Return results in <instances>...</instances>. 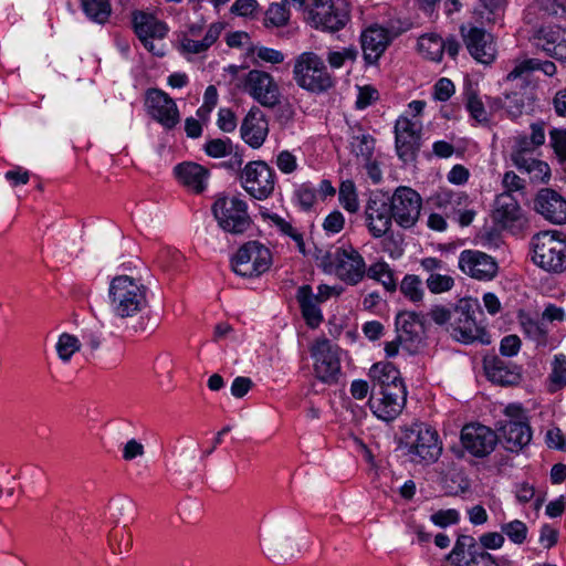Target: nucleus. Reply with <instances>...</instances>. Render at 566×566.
<instances>
[{
  "label": "nucleus",
  "instance_id": "nucleus-1",
  "mask_svg": "<svg viewBox=\"0 0 566 566\" xmlns=\"http://www.w3.org/2000/svg\"><path fill=\"white\" fill-rule=\"evenodd\" d=\"M108 298L112 313L119 318L134 317L148 306L146 286L128 275L111 281Z\"/></svg>",
  "mask_w": 566,
  "mask_h": 566
},
{
  "label": "nucleus",
  "instance_id": "nucleus-2",
  "mask_svg": "<svg viewBox=\"0 0 566 566\" xmlns=\"http://www.w3.org/2000/svg\"><path fill=\"white\" fill-rule=\"evenodd\" d=\"M531 260L551 274L566 271V239L557 230L542 231L531 239Z\"/></svg>",
  "mask_w": 566,
  "mask_h": 566
},
{
  "label": "nucleus",
  "instance_id": "nucleus-3",
  "mask_svg": "<svg viewBox=\"0 0 566 566\" xmlns=\"http://www.w3.org/2000/svg\"><path fill=\"white\" fill-rule=\"evenodd\" d=\"M293 78L301 88L312 93L326 92L334 84L323 59L314 52H303L295 57Z\"/></svg>",
  "mask_w": 566,
  "mask_h": 566
},
{
  "label": "nucleus",
  "instance_id": "nucleus-4",
  "mask_svg": "<svg viewBox=\"0 0 566 566\" xmlns=\"http://www.w3.org/2000/svg\"><path fill=\"white\" fill-rule=\"evenodd\" d=\"M323 264L349 285L358 284L366 276L365 260L353 247L336 248L334 251L326 253Z\"/></svg>",
  "mask_w": 566,
  "mask_h": 566
},
{
  "label": "nucleus",
  "instance_id": "nucleus-5",
  "mask_svg": "<svg viewBox=\"0 0 566 566\" xmlns=\"http://www.w3.org/2000/svg\"><path fill=\"white\" fill-rule=\"evenodd\" d=\"M406 448L410 460L419 464L436 462L442 451L436 430L426 424H415L406 433Z\"/></svg>",
  "mask_w": 566,
  "mask_h": 566
},
{
  "label": "nucleus",
  "instance_id": "nucleus-6",
  "mask_svg": "<svg viewBox=\"0 0 566 566\" xmlns=\"http://www.w3.org/2000/svg\"><path fill=\"white\" fill-rule=\"evenodd\" d=\"M272 264V255L264 244L258 241L244 243L231 259L235 274L243 277H254L266 272Z\"/></svg>",
  "mask_w": 566,
  "mask_h": 566
},
{
  "label": "nucleus",
  "instance_id": "nucleus-7",
  "mask_svg": "<svg viewBox=\"0 0 566 566\" xmlns=\"http://www.w3.org/2000/svg\"><path fill=\"white\" fill-rule=\"evenodd\" d=\"M223 29L224 23L219 21L208 27L201 22L191 23L178 35V51L185 56L203 54L217 42Z\"/></svg>",
  "mask_w": 566,
  "mask_h": 566
},
{
  "label": "nucleus",
  "instance_id": "nucleus-8",
  "mask_svg": "<svg viewBox=\"0 0 566 566\" xmlns=\"http://www.w3.org/2000/svg\"><path fill=\"white\" fill-rule=\"evenodd\" d=\"M310 353L316 378L326 384L336 382L342 370L340 348L323 337L312 343Z\"/></svg>",
  "mask_w": 566,
  "mask_h": 566
},
{
  "label": "nucleus",
  "instance_id": "nucleus-9",
  "mask_svg": "<svg viewBox=\"0 0 566 566\" xmlns=\"http://www.w3.org/2000/svg\"><path fill=\"white\" fill-rule=\"evenodd\" d=\"M212 212L220 228L227 232L239 234L250 228L247 202L239 197L218 198L212 206Z\"/></svg>",
  "mask_w": 566,
  "mask_h": 566
},
{
  "label": "nucleus",
  "instance_id": "nucleus-10",
  "mask_svg": "<svg viewBox=\"0 0 566 566\" xmlns=\"http://www.w3.org/2000/svg\"><path fill=\"white\" fill-rule=\"evenodd\" d=\"M243 189L256 200L268 199L274 191L276 175L265 161H250L240 174Z\"/></svg>",
  "mask_w": 566,
  "mask_h": 566
},
{
  "label": "nucleus",
  "instance_id": "nucleus-11",
  "mask_svg": "<svg viewBox=\"0 0 566 566\" xmlns=\"http://www.w3.org/2000/svg\"><path fill=\"white\" fill-rule=\"evenodd\" d=\"M305 19L316 29L336 32L349 21V13L345 7L335 6L332 0H308Z\"/></svg>",
  "mask_w": 566,
  "mask_h": 566
},
{
  "label": "nucleus",
  "instance_id": "nucleus-12",
  "mask_svg": "<svg viewBox=\"0 0 566 566\" xmlns=\"http://www.w3.org/2000/svg\"><path fill=\"white\" fill-rule=\"evenodd\" d=\"M305 19L316 29L336 32L349 21V13L345 7L335 6L332 0H308Z\"/></svg>",
  "mask_w": 566,
  "mask_h": 566
},
{
  "label": "nucleus",
  "instance_id": "nucleus-13",
  "mask_svg": "<svg viewBox=\"0 0 566 566\" xmlns=\"http://www.w3.org/2000/svg\"><path fill=\"white\" fill-rule=\"evenodd\" d=\"M305 19L316 29L336 32L349 21V13L345 7L335 6L332 0H308Z\"/></svg>",
  "mask_w": 566,
  "mask_h": 566
},
{
  "label": "nucleus",
  "instance_id": "nucleus-14",
  "mask_svg": "<svg viewBox=\"0 0 566 566\" xmlns=\"http://www.w3.org/2000/svg\"><path fill=\"white\" fill-rule=\"evenodd\" d=\"M392 220L403 229L412 228L419 220L422 199L420 195L409 187H398L391 197H388Z\"/></svg>",
  "mask_w": 566,
  "mask_h": 566
},
{
  "label": "nucleus",
  "instance_id": "nucleus-15",
  "mask_svg": "<svg viewBox=\"0 0 566 566\" xmlns=\"http://www.w3.org/2000/svg\"><path fill=\"white\" fill-rule=\"evenodd\" d=\"M475 310L476 304L470 298H462L454 306L449 332L455 340L470 344L481 338L483 328L476 323Z\"/></svg>",
  "mask_w": 566,
  "mask_h": 566
},
{
  "label": "nucleus",
  "instance_id": "nucleus-16",
  "mask_svg": "<svg viewBox=\"0 0 566 566\" xmlns=\"http://www.w3.org/2000/svg\"><path fill=\"white\" fill-rule=\"evenodd\" d=\"M243 91L264 107L273 108L281 99L274 77L261 70H251L243 78Z\"/></svg>",
  "mask_w": 566,
  "mask_h": 566
},
{
  "label": "nucleus",
  "instance_id": "nucleus-17",
  "mask_svg": "<svg viewBox=\"0 0 566 566\" xmlns=\"http://www.w3.org/2000/svg\"><path fill=\"white\" fill-rule=\"evenodd\" d=\"M422 122L400 115L395 124V146L399 158L403 161L413 160L420 147Z\"/></svg>",
  "mask_w": 566,
  "mask_h": 566
},
{
  "label": "nucleus",
  "instance_id": "nucleus-18",
  "mask_svg": "<svg viewBox=\"0 0 566 566\" xmlns=\"http://www.w3.org/2000/svg\"><path fill=\"white\" fill-rule=\"evenodd\" d=\"M135 32L144 46L155 55H164L163 45L154 43L155 40H163L168 32L165 22L158 20L154 14L137 11L133 14Z\"/></svg>",
  "mask_w": 566,
  "mask_h": 566
},
{
  "label": "nucleus",
  "instance_id": "nucleus-19",
  "mask_svg": "<svg viewBox=\"0 0 566 566\" xmlns=\"http://www.w3.org/2000/svg\"><path fill=\"white\" fill-rule=\"evenodd\" d=\"M407 400L406 387L394 386L389 390H378L369 398L373 413L380 420L391 421L402 411Z\"/></svg>",
  "mask_w": 566,
  "mask_h": 566
},
{
  "label": "nucleus",
  "instance_id": "nucleus-20",
  "mask_svg": "<svg viewBox=\"0 0 566 566\" xmlns=\"http://www.w3.org/2000/svg\"><path fill=\"white\" fill-rule=\"evenodd\" d=\"M458 265L465 275L478 281H491L499 272L495 259L478 250L462 251L459 255Z\"/></svg>",
  "mask_w": 566,
  "mask_h": 566
},
{
  "label": "nucleus",
  "instance_id": "nucleus-21",
  "mask_svg": "<svg viewBox=\"0 0 566 566\" xmlns=\"http://www.w3.org/2000/svg\"><path fill=\"white\" fill-rule=\"evenodd\" d=\"M388 197L382 193H374L369 197L365 207L366 226L374 238H381L389 232L392 224V216Z\"/></svg>",
  "mask_w": 566,
  "mask_h": 566
},
{
  "label": "nucleus",
  "instance_id": "nucleus-22",
  "mask_svg": "<svg viewBox=\"0 0 566 566\" xmlns=\"http://www.w3.org/2000/svg\"><path fill=\"white\" fill-rule=\"evenodd\" d=\"M497 436L489 427L480 423L467 424L461 430L463 448L476 458L489 455L495 448Z\"/></svg>",
  "mask_w": 566,
  "mask_h": 566
},
{
  "label": "nucleus",
  "instance_id": "nucleus-23",
  "mask_svg": "<svg viewBox=\"0 0 566 566\" xmlns=\"http://www.w3.org/2000/svg\"><path fill=\"white\" fill-rule=\"evenodd\" d=\"M149 115L165 128H172L179 122V112L175 101L164 91L151 88L146 94Z\"/></svg>",
  "mask_w": 566,
  "mask_h": 566
},
{
  "label": "nucleus",
  "instance_id": "nucleus-24",
  "mask_svg": "<svg viewBox=\"0 0 566 566\" xmlns=\"http://www.w3.org/2000/svg\"><path fill=\"white\" fill-rule=\"evenodd\" d=\"M423 316L416 312H401L396 317L398 342L409 353L417 352L421 344L423 332Z\"/></svg>",
  "mask_w": 566,
  "mask_h": 566
},
{
  "label": "nucleus",
  "instance_id": "nucleus-25",
  "mask_svg": "<svg viewBox=\"0 0 566 566\" xmlns=\"http://www.w3.org/2000/svg\"><path fill=\"white\" fill-rule=\"evenodd\" d=\"M461 34L469 53L478 62L488 64L494 60L496 51L490 33L476 27H471L468 30L465 27H461Z\"/></svg>",
  "mask_w": 566,
  "mask_h": 566
},
{
  "label": "nucleus",
  "instance_id": "nucleus-26",
  "mask_svg": "<svg viewBox=\"0 0 566 566\" xmlns=\"http://www.w3.org/2000/svg\"><path fill=\"white\" fill-rule=\"evenodd\" d=\"M392 38L388 29L378 24L366 28L360 34V44L364 60L367 64H376Z\"/></svg>",
  "mask_w": 566,
  "mask_h": 566
},
{
  "label": "nucleus",
  "instance_id": "nucleus-27",
  "mask_svg": "<svg viewBox=\"0 0 566 566\" xmlns=\"http://www.w3.org/2000/svg\"><path fill=\"white\" fill-rule=\"evenodd\" d=\"M534 207L546 220L556 224L566 223V200L557 191L541 189L535 197Z\"/></svg>",
  "mask_w": 566,
  "mask_h": 566
},
{
  "label": "nucleus",
  "instance_id": "nucleus-28",
  "mask_svg": "<svg viewBox=\"0 0 566 566\" xmlns=\"http://www.w3.org/2000/svg\"><path fill=\"white\" fill-rule=\"evenodd\" d=\"M534 41L549 56L566 62V29L558 25L543 27L535 33Z\"/></svg>",
  "mask_w": 566,
  "mask_h": 566
},
{
  "label": "nucleus",
  "instance_id": "nucleus-29",
  "mask_svg": "<svg viewBox=\"0 0 566 566\" xmlns=\"http://www.w3.org/2000/svg\"><path fill=\"white\" fill-rule=\"evenodd\" d=\"M242 139L252 148L261 147L269 134V123L264 113L253 106L244 117L240 127Z\"/></svg>",
  "mask_w": 566,
  "mask_h": 566
},
{
  "label": "nucleus",
  "instance_id": "nucleus-30",
  "mask_svg": "<svg viewBox=\"0 0 566 566\" xmlns=\"http://www.w3.org/2000/svg\"><path fill=\"white\" fill-rule=\"evenodd\" d=\"M492 217L493 220L503 228L521 224L524 219L523 211L516 198L509 192H502L496 196Z\"/></svg>",
  "mask_w": 566,
  "mask_h": 566
},
{
  "label": "nucleus",
  "instance_id": "nucleus-31",
  "mask_svg": "<svg viewBox=\"0 0 566 566\" xmlns=\"http://www.w3.org/2000/svg\"><path fill=\"white\" fill-rule=\"evenodd\" d=\"M500 436L506 450L518 452L532 440L528 421L501 422Z\"/></svg>",
  "mask_w": 566,
  "mask_h": 566
},
{
  "label": "nucleus",
  "instance_id": "nucleus-32",
  "mask_svg": "<svg viewBox=\"0 0 566 566\" xmlns=\"http://www.w3.org/2000/svg\"><path fill=\"white\" fill-rule=\"evenodd\" d=\"M174 171L178 181L189 190L200 193L206 189L209 170L203 166L192 161H185L178 164Z\"/></svg>",
  "mask_w": 566,
  "mask_h": 566
},
{
  "label": "nucleus",
  "instance_id": "nucleus-33",
  "mask_svg": "<svg viewBox=\"0 0 566 566\" xmlns=\"http://www.w3.org/2000/svg\"><path fill=\"white\" fill-rule=\"evenodd\" d=\"M296 300L300 304L302 315L311 328H316L323 321L319 308L322 304L316 297L311 285H302L297 289Z\"/></svg>",
  "mask_w": 566,
  "mask_h": 566
},
{
  "label": "nucleus",
  "instance_id": "nucleus-34",
  "mask_svg": "<svg viewBox=\"0 0 566 566\" xmlns=\"http://www.w3.org/2000/svg\"><path fill=\"white\" fill-rule=\"evenodd\" d=\"M369 375L378 390H389L394 386L406 387L399 370L390 363L373 365Z\"/></svg>",
  "mask_w": 566,
  "mask_h": 566
},
{
  "label": "nucleus",
  "instance_id": "nucleus-35",
  "mask_svg": "<svg viewBox=\"0 0 566 566\" xmlns=\"http://www.w3.org/2000/svg\"><path fill=\"white\" fill-rule=\"evenodd\" d=\"M534 71H541L547 76H553L556 74L557 67L554 62L548 60L542 61L539 59H525L515 63L506 78L509 81H514Z\"/></svg>",
  "mask_w": 566,
  "mask_h": 566
},
{
  "label": "nucleus",
  "instance_id": "nucleus-36",
  "mask_svg": "<svg viewBox=\"0 0 566 566\" xmlns=\"http://www.w3.org/2000/svg\"><path fill=\"white\" fill-rule=\"evenodd\" d=\"M264 220H269L272 227H275L282 234L290 237L295 243L300 252L305 253V243L302 232L295 228L291 221L282 218L276 213L269 212L268 209L260 211Z\"/></svg>",
  "mask_w": 566,
  "mask_h": 566
},
{
  "label": "nucleus",
  "instance_id": "nucleus-37",
  "mask_svg": "<svg viewBox=\"0 0 566 566\" xmlns=\"http://www.w3.org/2000/svg\"><path fill=\"white\" fill-rule=\"evenodd\" d=\"M264 548L266 555L272 560H283L287 555L292 556L290 538L279 532H272L264 538Z\"/></svg>",
  "mask_w": 566,
  "mask_h": 566
},
{
  "label": "nucleus",
  "instance_id": "nucleus-38",
  "mask_svg": "<svg viewBox=\"0 0 566 566\" xmlns=\"http://www.w3.org/2000/svg\"><path fill=\"white\" fill-rule=\"evenodd\" d=\"M419 53L434 62H439L444 52V40L434 33L423 34L418 40Z\"/></svg>",
  "mask_w": 566,
  "mask_h": 566
},
{
  "label": "nucleus",
  "instance_id": "nucleus-39",
  "mask_svg": "<svg viewBox=\"0 0 566 566\" xmlns=\"http://www.w3.org/2000/svg\"><path fill=\"white\" fill-rule=\"evenodd\" d=\"M521 329L523 334L536 343L537 346H546L548 343V332L545 324L530 316H521Z\"/></svg>",
  "mask_w": 566,
  "mask_h": 566
},
{
  "label": "nucleus",
  "instance_id": "nucleus-40",
  "mask_svg": "<svg viewBox=\"0 0 566 566\" xmlns=\"http://www.w3.org/2000/svg\"><path fill=\"white\" fill-rule=\"evenodd\" d=\"M366 275L379 282L388 292H395L397 289V280L389 264L379 261L367 268Z\"/></svg>",
  "mask_w": 566,
  "mask_h": 566
},
{
  "label": "nucleus",
  "instance_id": "nucleus-41",
  "mask_svg": "<svg viewBox=\"0 0 566 566\" xmlns=\"http://www.w3.org/2000/svg\"><path fill=\"white\" fill-rule=\"evenodd\" d=\"M549 391L555 392L566 387V355L555 354L551 361L548 375Z\"/></svg>",
  "mask_w": 566,
  "mask_h": 566
},
{
  "label": "nucleus",
  "instance_id": "nucleus-42",
  "mask_svg": "<svg viewBox=\"0 0 566 566\" xmlns=\"http://www.w3.org/2000/svg\"><path fill=\"white\" fill-rule=\"evenodd\" d=\"M289 4V0L272 3L264 13V25L266 28L285 25L290 19Z\"/></svg>",
  "mask_w": 566,
  "mask_h": 566
},
{
  "label": "nucleus",
  "instance_id": "nucleus-43",
  "mask_svg": "<svg viewBox=\"0 0 566 566\" xmlns=\"http://www.w3.org/2000/svg\"><path fill=\"white\" fill-rule=\"evenodd\" d=\"M400 292L412 303H420L424 297L422 281L418 275L407 274L400 283Z\"/></svg>",
  "mask_w": 566,
  "mask_h": 566
},
{
  "label": "nucleus",
  "instance_id": "nucleus-44",
  "mask_svg": "<svg viewBox=\"0 0 566 566\" xmlns=\"http://www.w3.org/2000/svg\"><path fill=\"white\" fill-rule=\"evenodd\" d=\"M82 7L86 15L97 23H105L111 15L108 0H82Z\"/></svg>",
  "mask_w": 566,
  "mask_h": 566
},
{
  "label": "nucleus",
  "instance_id": "nucleus-45",
  "mask_svg": "<svg viewBox=\"0 0 566 566\" xmlns=\"http://www.w3.org/2000/svg\"><path fill=\"white\" fill-rule=\"evenodd\" d=\"M81 348V342L74 335L69 333H63L60 335L57 343L55 345L56 353L59 358L64 363L70 361L72 356L78 352Z\"/></svg>",
  "mask_w": 566,
  "mask_h": 566
},
{
  "label": "nucleus",
  "instance_id": "nucleus-46",
  "mask_svg": "<svg viewBox=\"0 0 566 566\" xmlns=\"http://www.w3.org/2000/svg\"><path fill=\"white\" fill-rule=\"evenodd\" d=\"M338 199L346 211L350 213H355L358 211L359 203L356 193V188L353 181L346 180L340 184Z\"/></svg>",
  "mask_w": 566,
  "mask_h": 566
},
{
  "label": "nucleus",
  "instance_id": "nucleus-47",
  "mask_svg": "<svg viewBox=\"0 0 566 566\" xmlns=\"http://www.w3.org/2000/svg\"><path fill=\"white\" fill-rule=\"evenodd\" d=\"M350 146L357 157H360L364 161H368L374 153L375 139L368 134L356 135L353 136Z\"/></svg>",
  "mask_w": 566,
  "mask_h": 566
},
{
  "label": "nucleus",
  "instance_id": "nucleus-48",
  "mask_svg": "<svg viewBox=\"0 0 566 566\" xmlns=\"http://www.w3.org/2000/svg\"><path fill=\"white\" fill-rule=\"evenodd\" d=\"M535 147L532 146L530 138L526 136H518L515 139V145L512 151V160L515 166H524Z\"/></svg>",
  "mask_w": 566,
  "mask_h": 566
},
{
  "label": "nucleus",
  "instance_id": "nucleus-49",
  "mask_svg": "<svg viewBox=\"0 0 566 566\" xmlns=\"http://www.w3.org/2000/svg\"><path fill=\"white\" fill-rule=\"evenodd\" d=\"M230 13L235 17L254 20L260 13V4L256 0H235L230 8Z\"/></svg>",
  "mask_w": 566,
  "mask_h": 566
},
{
  "label": "nucleus",
  "instance_id": "nucleus-50",
  "mask_svg": "<svg viewBox=\"0 0 566 566\" xmlns=\"http://www.w3.org/2000/svg\"><path fill=\"white\" fill-rule=\"evenodd\" d=\"M294 198L303 210H310L316 202V189L310 182L301 184L294 191Z\"/></svg>",
  "mask_w": 566,
  "mask_h": 566
},
{
  "label": "nucleus",
  "instance_id": "nucleus-51",
  "mask_svg": "<svg viewBox=\"0 0 566 566\" xmlns=\"http://www.w3.org/2000/svg\"><path fill=\"white\" fill-rule=\"evenodd\" d=\"M428 290L433 294L449 292L454 286V279L451 275L432 273L426 280Z\"/></svg>",
  "mask_w": 566,
  "mask_h": 566
},
{
  "label": "nucleus",
  "instance_id": "nucleus-52",
  "mask_svg": "<svg viewBox=\"0 0 566 566\" xmlns=\"http://www.w3.org/2000/svg\"><path fill=\"white\" fill-rule=\"evenodd\" d=\"M205 151L209 157L222 158L232 154L233 145L229 138H214L207 142Z\"/></svg>",
  "mask_w": 566,
  "mask_h": 566
},
{
  "label": "nucleus",
  "instance_id": "nucleus-53",
  "mask_svg": "<svg viewBox=\"0 0 566 566\" xmlns=\"http://www.w3.org/2000/svg\"><path fill=\"white\" fill-rule=\"evenodd\" d=\"M501 531L509 537L511 542L517 545L523 544L527 536V526L520 520H514L503 524Z\"/></svg>",
  "mask_w": 566,
  "mask_h": 566
},
{
  "label": "nucleus",
  "instance_id": "nucleus-54",
  "mask_svg": "<svg viewBox=\"0 0 566 566\" xmlns=\"http://www.w3.org/2000/svg\"><path fill=\"white\" fill-rule=\"evenodd\" d=\"M465 106L472 118H474L476 122H488V112L482 101L476 96V94L472 90H469L465 93Z\"/></svg>",
  "mask_w": 566,
  "mask_h": 566
},
{
  "label": "nucleus",
  "instance_id": "nucleus-55",
  "mask_svg": "<svg viewBox=\"0 0 566 566\" xmlns=\"http://www.w3.org/2000/svg\"><path fill=\"white\" fill-rule=\"evenodd\" d=\"M516 167L521 171H526L528 174H532L533 178L535 180L548 181V179L551 177L549 166L546 163H544L542 160L534 159L532 157L530 159H527V163L524 166H516Z\"/></svg>",
  "mask_w": 566,
  "mask_h": 566
},
{
  "label": "nucleus",
  "instance_id": "nucleus-56",
  "mask_svg": "<svg viewBox=\"0 0 566 566\" xmlns=\"http://www.w3.org/2000/svg\"><path fill=\"white\" fill-rule=\"evenodd\" d=\"M551 146L554 149L558 160L566 163V129L553 128L549 132Z\"/></svg>",
  "mask_w": 566,
  "mask_h": 566
},
{
  "label": "nucleus",
  "instance_id": "nucleus-57",
  "mask_svg": "<svg viewBox=\"0 0 566 566\" xmlns=\"http://www.w3.org/2000/svg\"><path fill=\"white\" fill-rule=\"evenodd\" d=\"M428 202L433 208L442 210L446 217H451L453 214L451 198L449 197V189H440L429 198Z\"/></svg>",
  "mask_w": 566,
  "mask_h": 566
},
{
  "label": "nucleus",
  "instance_id": "nucleus-58",
  "mask_svg": "<svg viewBox=\"0 0 566 566\" xmlns=\"http://www.w3.org/2000/svg\"><path fill=\"white\" fill-rule=\"evenodd\" d=\"M275 165L281 172L290 175L297 169V159L289 150H282L277 154Z\"/></svg>",
  "mask_w": 566,
  "mask_h": 566
},
{
  "label": "nucleus",
  "instance_id": "nucleus-59",
  "mask_svg": "<svg viewBox=\"0 0 566 566\" xmlns=\"http://www.w3.org/2000/svg\"><path fill=\"white\" fill-rule=\"evenodd\" d=\"M458 566H499L495 558L485 551H473L470 553V559Z\"/></svg>",
  "mask_w": 566,
  "mask_h": 566
},
{
  "label": "nucleus",
  "instance_id": "nucleus-60",
  "mask_svg": "<svg viewBox=\"0 0 566 566\" xmlns=\"http://www.w3.org/2000/svg\"><path fill=\"white\" fill-rule=\"evenodd\" d=\"M459 512L453 509L441 510L431 515V521L441 527H446L459 522Z\"/></svg>",
  "mask_w": 566,
  "mask_h": 566
},
{
  "label": "nucleus",
  "instance_id": "nucleus-61",
  "mask_svg": "<svg viewBox=\"0 0 566 566\" xmlns=\"http://www.w3.org/2000/svg\"><path fill=\"white\" fill-rule=\"evenodd\" d=\"M357 52L355 49H344L343 51H334L329 52L327 55V61L332 67L339 69L344 65L346 60L354 61L356 59Z\"/></svg>",
  "mask_w": 566,
  "mask_h": 566
},
{
  "label": "nucleus",
  "instance_id": "nucleus-62",
  "mask_svg": "<svg viewBox=\"0 0 566 566\" xmlns=\"http://www.w3.org/2000/svg\"><path fill=\"white\" fill-rule=\"evenodd\" d=\"M218 127L224 133H231L237 127V117L230 108H220L218 113Z\"/></svg>",
  "mask_w": 566,
  "mask_h": 566
},
{
  "label": "nucleus",
  "instance_id": "nucleus-63",
  "mask_svg": "<svg viewBox=\"0 0 566 566\" xmlns=\"http://www.w3.org/2000/svg\"><path fill=\"white\" fill-rule=\"evenodd\" d=\"M521 349V339L516 335H507L500 343V353L506 357L515 356Z\"/></svg>",
  "mask_w": 566,
  "mask_h": 566
},
{
  "label": "nucleus",
  "instance_id": "nucleus-64",
  "mask_svg": "<svg viewBox=\"0 0 566 566\" xmlns=\"http://www.w3.org/2000/svg\"><path fill=\"white\" fill-rule=\"evenodd\" d=\"M344 224L345 219L342 212L333 211L325 218L323 228L328 233H338L343 230Z\"/></svg>",
  "mask_w": 566,
  "mask_h": 566
}]
</instances>
